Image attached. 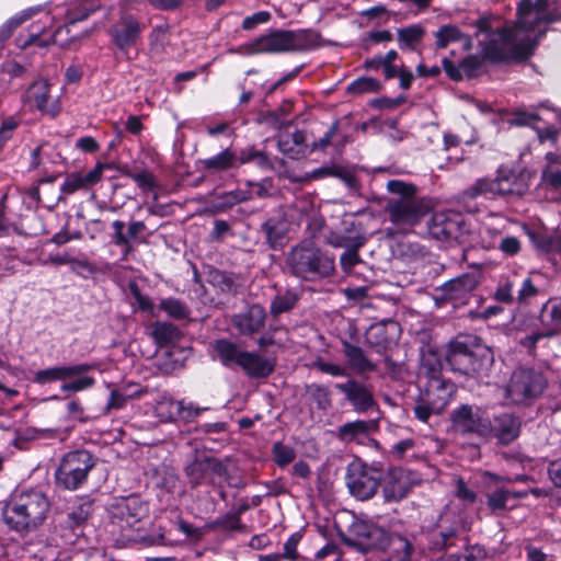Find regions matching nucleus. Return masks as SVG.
Segmentation results:
<instances>
[{"instance_id": "1", "label": "nucleus", "mask_w": 561, "mask_h": 561, "mask_svg": "<svg viewBox=\"0 0 561 561\" xmlns=\"http://www.w3.org/2000/svg\"><path fill=\"white\" fill-rule=\"evenodd\" d=\"M560 19L561 12L551 9L550 2H519L517 20L513 23H502L497 18L478 19L476 35L485 34V39L479 41L483 56L463 58L460 62L462 75L477 77L485 59L492 62L528 59L549 24Z\"/></svg>"}, {"instance_id": "2", "label": "nucleus", "mask_w": 561, "mask_h": 561, "mask_svg": "<svg viewBox=\"0 0 561 561\" xmlns=\"http://www.w3.org/2000/svg\"><path fill=\"white\" fill-rule=\"evenodd\" d=\"M107 515L111 525L118 528L117 540L123 545L140 548L167 545L161 528L146 529L145 525L149 522V506L139 496L130 495L115 500L107 507Z\"/></svg>"}, {"instance_id": "3", "label": "nucleus", "mask_w": 561, "mask_h": 561, "mask_svg": "<svg viewBox=\"0 0 561 561\" xmlns=\"http://www.w3.org/2000/svg\"><path fill=\"white\" fill-rule=\"evenodd\" d=\"M445 359L453 371L469 377H482L492 367L494 355L479 336L458 334L447 344Z\"/></svg>"}, {"instance_id": "4", "label": "nucleus", "mask_w": 561, "mask_h": 561, "mask_svg": "<svg viewBox=\"0 0 561 561\" xmlns=\"http://www.w3.org/2000/svg\"><path fill=\"white\" fill-rule=\"evenodd\" d=\"M386 187L393 197L387 201L385 211L399 230L405 231L416 226L430 213V202L417 196V187L414 184L390 180Z\"/></svg>"}, {"instance_id": "5", "label": "nucleus", "mask_w": 561, "mask_h": 561, "mask_svg": "<svg viewBox=\"0 0 561 561\" xmlns=\"http://www.w3.org/2000/svg\"><path fill=\"white\" fill-rule=\"evenodd\" d=\"M290 275L306 282L331 277L335 272L334 256L317 247L311 240H302L286 255Z\"/></svg>"}, {"instance_id": "6", "label": "nucleus", "mask_w": 561, "mask_h": 561, "mask_svg": "<svg viewBox=\"0 0 561 561\" xmlns=\"http://www.w3.org/2000/svg\"><path fill=\"white\" fill-rule=\"evenodd\" d=\"M50 503L38 491L22 493L2 510L4 523L18 533H30L38 528L47 517Z\"/></svg>"}, {"instance_id": "7", "label": "nucleus", "mask_w": 561, "mask_h": 561, "mask_svg": "<svg viewBox=\"0 0 561 561\" xmlns=\"http://www.w3.org/2000/svg\"><path fill=\"white\" fill-rule=\"evenodd\" d=\"M318 35L310 30H272L249 44L250 54H282L308 50L317 45Z\"/></svg>"}, {"instance_id": "8", "label": "nucleus", "mask_w": 561, "mask_h": 561, "mask_svg": "<svg viewBox=\"0 0 561 561\" xmlns=\"http://www.w3.org/2000/svg\"><path fill=\"white\" fill-rule=\"evenodd\" d=\"M548 388L545 374L531 367L516 368L506 387V397L516 405L529 407Z\"/></svg>"}, {"instance_id": "9", "label": "nucleus", "mask_w": 561, "mask_h": 561, "mask_svg": "<svg viewBox=\"0 0 561 561\" xmlns=\"http://www.w3.org/2000/svg\"><path fill=\"white\" fill-rule=\"evenodd\" d=\"M93 364L82 363L77 365L54 366L37 370L33 381L46 385L54 381H64L60 386L62 392H80L94 386L95 379L85 373L94 369Z\"/></svg>"}, {"instance_id": "10", "label": "nucleus", "mask_w": 561, "mask_h": 561, "mask_svg": "<svg viewBox=\"0 0 561 561\" xmlns=\"http://www.w3.org/2000/svg\"><path fill=\"white\" fill-rule=\"evenodd\" d=\"M95 463V457L85 449L67 453L55 472L56 484L65 490L79 489Z\"/></svg>"}, {"instance_id": "11", "label": "nucleus", "mask_w": 561, "mask_h": 561, "mask_svg": "<svg viewBox=\"0 0 561 561\" xmlns=\"http://www.w3.org/2000/svg\"><path fill=\"white\" fill-rule=\"evenodd\" d=\"M449 421L453 431L460 436L488 439V433L491 431L486 412L473 404L463 403L454 409Z\"/></svg>"}, {"instance_id": "12", "label": "nucleus", "mask_w": 561, "mask_h": 561, "mask_svg": "<svg viewBox=\"0 0 561 561\" xmlns=\"http://www.w3.org/2000/svg\"><path fill=\"white\" fill-rule=\"evenodd\" d=\"M389 531L374 523L366 520L354 522L348 535H342V542L360 552H381Z\"/></svg>"}, {"instance_id": "13", "label": "nucleus", "mask_w": 561, "mask_h": 561, "mask_svg": "<svg viewBox=\"0 0 561 561\" xmlns=\"http://www.w3.org/2000/svg\"><path fill=\"white\" fill-rule=\"evenodd\" d=\"M382 479L380 469L368 466L362 461H353L347 468V486L352 495L360 501L371 499Z\"/></svg>"}, {"instance_id": "14", "label": "nucleus", "mask_w": 561, "mask_h": 561, "mask_svg": "<svg viewBox=\"0 0 561 561\" xmlns=\"http://www.w3.org/2000/svg\"><path fill=\"white\" fill-rule=\"evenodd\" d=\"M430 234L439 241H455L461 243L466 240L470 230L459 213H435L428 222Z\"/></svg>"}, {"instance_id": "15", "label": "nucleus", "mask_w": 561, "mask_h": 561, "mask_svg": "<svg viewBox=\"0 0 561 561\" xmlns=\"http://www.w3.org/2000/svg\"><path fill=\"white\" fill-rule=\"evenodd\" d=\"M94 513L92 501H83L77 505L68 507L66 512L58 516L56 528L59 529L61 537L68 543H75L76 539L83 535L88 520Z\"/></svg>"}, {"instance_id": "16", "label": "nucleus", "mask_w": 561, "mask_h": 561, "mask_svg": "<svg viewBox=\"0 0 561 561\" xmlns=\"http://www.w3.org/2000/svg\"><path fill=\"white\" fill-rule=\"evenodd\" d=\"M146 24L135 14L122 10L118 20L110 27L108 34L118 50L127 53L141 39Z\"/></svg>"}, {"instance_id": "17", "label": "nucleus", "mask_w": 561, "mask_h": 561, "mask_svg": "<svg viewBox=\"0 0 561 561\" xmlns=\"http://www.w3.org/2000/svg\"><path fill=\"white\" fill-rule=\"evenodd\" d=\"M447 516L440 517L435 530L430 535L431 550L442 551L467 545V528L463 520L455 517L449 524Z\"/></svg>"}, {"instance_id": "18", "label": "nucleus", "mask_w": 561, "mask_h": 561, "mask_svg": "<svg viewBox=\"0 0 561 561\" xmlns=\"http://www.w3.org/2000/svg\"><path fill=\"white\" fill-rule=\"evenodd\" d=\"M478 285L477 273H465L436 287L433 297L438 306L446 301L463 302Z\"/></svg>"}, {"instance_id": "19", "label": "nucleus", "mask_w": 561, "mask_h": 561, "mask_svg": "<svg viewBox=\"0 0 561 561\" xmlns=\"http://www.w3.org/2000/svg\"><path fill=\"white\" fill-rule=\"evenodd\" d=\"M401 336L399 322L385 319L369 325L365 333L366 343L379 354H386L397 346Z\"/></svg>"}, {"instance_id": "20", "label": "nucleus", "mask_w": 561, "mask_h": 561, "mask_svg": "<svg viewBox=\"0 0 561 561\" xmlns=\"http://www.w3.org/2000/svg\"><path fill=\"white\" fill-rule=\"evenodd\" d=\"M488 439L494 437L501 445H510L522 432V419L511 412H502L489 417Z\"/></svg>"}, {"instance_id": "21", "label": "nucleus", "mask_w": 561, "mask_h": 561, "mask_svg": "<svg viewBox=\"0 0 561 561\" xmlns=\"http://www.w3.org/2000/svg\"><path fill=\"white\" fill-rule=\"evenodd\" d=\"M415 537L389 531L381 553L386 561H414Z\"/></svg>"}, {"instance_id": "22", "label": "nucleus", "mask_w": 561, "mask_h": 561, "mask_svg": "<svg viewBox=\"0 0 561 561\" xmlns=\"http://www.w3.org/2000/svg\"><path fill=\"white\" fill-rule=\"evenodd\" d=\"M266 321V311L259 305H250L243 311L236 313L231 318L232 327L238 331L240 335L252 336L260 332Z\"/></svg>"}, {"instance_id": "23", "label": "nucleus", "mask_w": 561, "mask_h": 561, "mask_svg": "<svg viewBox=\"0 0 561 561\" xmlns=\"http://www.w3.org/2000/svg\"><path fill=\"white\" fill-rule=\"evenodd\" d=\"M412 488L410 472L402 468H393L389 470L382 485L383 500L388 503L400 502L408 496Z\"/></svg>"}, {"instance_id": "24", "label": "nucleus", "mask_w": 561, "mask_h": 561, "mask_svg": "<svg viewBox=\"0 0 561 561\" xmlns=\"http://www.w3.org/2000/svg\"><path fill=\"white\" fill-rule=\"evenodd\" d=\"M335 388L344 393L345 399L352 404L354 411L358 413H365L377 405L371 390L355 379L336 383Z\"/></svg>"}, {"instance_id": "25", "label": "nucleus", "mask_w": 561, "mask_h": 561, "mask_svg": "<svg viewBox=\"0 0 561 561\" xmlns=\"http://www.w3.org/2000/svg\"><path fill=\"white\" fill-rule=\"evenodd\" d=\"M479 196L486 198H493L499 196L497 194V179H479L471 186L466 188L458 195V203L463 206L468 213H477L478 205L476 199Z\"/></svg>"}, {"instance_id": "26", "label": "nucleus", "mask_w": 561, "mask_h": 561, "mask_svg": "<svg viewBox=\"0 0 561 561\" xmlns=\"http://www.w3.org/2000/svg\"><path fill=\"white\" fill-rule=\"evenodd\" d=\"M276 366L274 358L265 357L257 352L244 351L241 357L239 368L250 379H265L271 376Z\"/></svg>"}, {"instance_id": "27", "label": "nucleus", "mask_w": 561, "mask_h": 561, "mask_svg": "<svg viewBox=\"0 0 561 561\" xmlns=\"http://www.w3.org/2000/svg\"><path fill=\"white\" fill-rule=\"evenodd\" d=\"M456 391V385L450 380L433 377L427 380L425 389L421 392V396L428 399L430 403H433L436 408L444 411Z\"/></svg>"}, {"instance_id": "28", "label": "nucleus", "mask_w": 561, "mask_h": 561, "mask_svg": "<svg viewBox=\"0 0 561 561\" xmlns=\"http://www.w3.org/2000/svg\"><path fill=\"white\" fill-rule=\"evenodd\" d=\"M110 168L111 163L98 162L94 168L85 174L78 172L70 173L66 176V180L61 185V192L70 195L79 190L88 188L101 180L104 169Z\"/></svg>"}, {"instance_id": "29", "label": "nucleus", "mask_w": 561, "mask_h": 561, "mask_svg": "<svg viewBox=\"0 0 561 561\" xmlns=\"http://www.w3.org/2000/svg\"><path fill=\"white\" fill-rule=\"evenodd\" d=\"M215 353L214 358L217 359L224 367L233 368L239 367L243 350L237 343L229 339L222 337L215 340L211 343Z\"/></svg>"}, {"instance_id": "30", "label": "nucleus", "mask_w": 561, "mask_h": 561, "mask_svg": "<svg viewBox=\"0 0 561 561\" xmlns=\"http://www.w3.org/2000/svg\"><path fill=\"white\" fill-rule=\"evenodd\" d=\"M163 409H168V414L160 412V415L165 417V420H174L175 416H180L182 420L190 422L197 417L203 411L208 410V408H199L192 402L173 401L167 400L162 401L158 404V410L162 411Z\"/></svg>"}, {"instance_id": "31", "label": "nucleus", "mask_w": 561, "mask_h": 561, "mask_svg": "<svg viewBox=\"0 0 561 561\" xmlns=\"http://www.w3.org/2000/svg\"><path fill=\"white\" fill-rule=\"evenodd\" d=\"M261 231L265 236L267 245L272 250H278L286 243L288 225L282 217H271L261 225Z\"/></svg>"}, {"instance_id": "32", "label": "nucleus", "mask_w": 561, "mask_h": 561, "mask_svg": "<svg viewBox=\"0 0 561 561\" xmlns=\"http://www.w3.org/2000/svg\"><path fill=\"white\" fill-rule=\"evenodd\" d=\"M539 321L548 330V335H561V299H549L540 309Z\"/></svg>"}, {"instance_id": "33", "label": "nucleus", "mask_w": 561, "mask_h": 561, "mask_svg": "<svg viewBox=\"0 0 561 561\" xmlns=\"http://www.w3.org/2000/svg\"><path fill=\"white\" fill-rule=\"evenodd\" d=\"M343 354L347 359V363L356 374H364L374 371L376 369L375 364L365 355L364 351L351 342L343 340Z\"/></svg>"}, {"instance_id": "34", "label": "nucleus", "mask_w": 561, "mask_h": 561, "mask_svg": "<svg viewBox=\"0 0 561 561\" xmlns=\"http://www.w3.org/2000/svg\"><path fill=\"white\" fill-rule=\"evenodd\" d=\"M497 179V194L499 196H522L527 190L528 185L522 175L516 174L513 171L507 173H501Z\"/></svg>"}, {"instance_id": "35", "label": "nucleus", "mask_w": 561, "mask_h": 561, "mask_svg": "<svg viewBox=\"0 0 561 561\" xmlns=\"http://www.w3.org/2000/svg\"><path fill=\"white\" fill-rule=\"evenodd\" d=\"M376 423L373 420H357L354 422H347L339 428L336 437L341 442L348 443L357 439L360 436L368 435L370 432L376 430Z\"/></svg>"}, {"instance_id": "36", "label": "nucleus", "mask_w": 561, "mask_h": 561, "mask_svg": "<svg viewBox=\"0 0 561 561\" xmlns=\"http://www.w3.org/2000/svg\"><path fill=\"white\" fill-rule=\"evenodd\" d=\"M203 170L209 172H222L229 169L238 168L237 153L230 148H226L218 154L201 161Z\"/></svg>"}, {"instance_id": "37", "label": "nucleus", "mask_w": 561, "mask_h": 561, "mask_svg": "<svg viewBox=\"0 0 561 561\" xmlns=\"http://www.w3.org/2000/svg\"><path fill=\"white\" fill-rule=\"evenodd\" d=\"M299 299L300 295L295 289L279 290L271 301L270 313L276 318L282 313L289 312L295 308Z\"/></svg>"}, {"instance_id": "38", "label": "nucleus", "mask_w": 561, "mask_h": 561, "mask_svg": "<svg viewBox=\"0 0 561 561\" xmlns=\"http://www.w3.org/2000/svg\"><path fill=\"white\" fill-rule=\"evenodd\" d=\"M305 394L316 404L320 411H328L332 408V393L327 386L319 383H309L304 387Z\"/></svg>"}, {"instance_id": "39", "label": "nucleus", "mask_w": 561, "mask_h": 561, "mask_svg": "<svg viewBox=\"0 0 561 561\" xmlns=\"http://www.w3.org/2000/svg\"><path fill=\"white\" fill-rule=\"evenodd\" d=\"M42 7L26 9L12 16L0 27V51L3 49L5 42L12 36L13 32L33 14L41 11Z\"/></svg>"}, {"instance_id": "40", "label": "nucleus", "mask_w": 561, "mask_h": 561, "mask_svg": "<svg viewBox=\"0 0 561 561\" xmlns=\"http://www.w3.org/2000/svg\"><path fill=\"white\" fill-rule=\"evenodd\" d=\"M26 101L33 104L37 110L47 111L49 99V84L46 80L34 82L26 91Z\"/></svg>"}, {"instance_id": "41", "label": "nucleus", "mask_w": 561, "mask_h": 561, "mask_svg": "<svg viewBox=\"0 0 561 561\" xmlns=\"http://www.w3.org/2000/svg\"><path fill=\"white\" fill-rule=\"evenodd\" d=\"M238 158V167L241 164H247L250 162H255V164L263 170H273L274 164L270 157L261 150H257L255 147H248L241 149L239 153H237Z\"/></svg>"}, {"instance_id": "42", "label": "nucleus", "mask_w": 561, "mask_h": 561, "mask_svg": "<svg viewBox=\"0 0 561 561\" xmlns=\"http://www.w3.org/2000/svg\"><path fill=\"white\" fill-rule=\"evenodd\" d=\"M152 337L159 346H165L180 339L181 332L170 322L157 321L152 324Z\"/></svg>"}, {"instance_id": "43", "label": "nucleus", "mask_w": 561, "mask_h": 561, "mask_svg": "<svg viewBox=\"0 0 561 561\" xmlns=\"http://www.w3.org/2000/svg\"><path fill=\"white\" fill-rule=\"evenodd\" d=\"M527 493L528 492H511L504 488H496L494 491L488 493L486 504L493 512L505 511L507 508L506 503L511 496L525 497Z\"/></svg>"}, {"instance_id": "44", "label": "nucleus", "mask_w": 561, "mask_h": 561, "mask_svg": "<svg viewBox=\"0 0 561 561\" xmlns=\"http://www.w3.org/2000/svg\"><path fill=\"white\" fill-rule=\"evenodd\" d=\"M158 309L165 312L174 320H185L190 317L191 310L186 304L174 297L161 299Z\"/></svg>"}, {"instance_id": "45", "label": "nucleus", "mask_w": 561, "mask_h": 561, "mask_svg": "<svg viewBox=\"0 0 561 561\" xmlns=\"http://www.w3.org/2000/svg\"><path fill=\"white\" fill-rule=\"evenodd\" d=\"M184 472L193 488L199 485L208 472L207 456H195L194 459L185 466Z\"/></svg>"}, {"instance_id": "46", "label": "nucleus", "mask_w": 561, "mask_h": 561, "mask_svg": "<svg viewBox=\"0 0 561 561\" xmlns=\"http://www.w3.org/2000/svg\"><path fill=\"white\" fill-rule=\"evenodd\" d=\"M424 33V28L419 24L399 28L397 35L400 47L411 50L415 49V45L421 42Z\"/></svg>"}, {"instance_id": "47", "label": "nucleus", "mask_w": 561, "mask_h": 561, "mask_svg": "<svg viewBox=\"0 0 561 561\" xmlns=\"http://www.w3.org/2000/svg\"><path fill=\"white\" fill-rule=\"evenodd\" d=\"M434 37L436 39L435 44L437 48H445L450 43H456L462 41L465 38V34L459 30L458 26L447 24L440 26L435 33Z\"/></svg>"}, {"instance_id": "48", "label": "nucleus", "mask_w": 561, "mask_h": 561, "mask_svg": "<svg viewBox=\"0 0 561 561\" xmlns=\"http://www.w3.org/2000/svg\"><path fill=\"white\" fill-rule=\"evenodd\" d=\"M366 242L367 239H359L354 244H352L351 249L345 250L341 254L340 265L344 273H351L355 265L362 263L358 251L366 244Z\"/></svg>"}, {"instance_id": "49", "label": "nucleus", "mask_w": 561, "mask_h": 561, "mask_svg": "<svg viewBox=\"0 0 561 561\" xmlns=\"http://www.w3.org/2000/svg\"><path fill=\"white\" fill-rule=\"evenodd\" d=\"M272 456L279 468H285L295 460L296 450L283 442H275L272 446Z\"/></svg>"}, {"instance_id": "50", "label": "nucleus", "mask_w": 561, "mask_h": 561, "mask_svg": "<svg viewBox=\"0 0 561 561\" xmlns=\"http://www.w3.org/2000/svg\"><path fill=\"white\" fill-rule=\"evenodd\" d=\"M359 239H367L362 233L348 234L336 231H330L325 236L327 244L333 248H344L345 250L351 249L352 244H354Z\"/></svg>"}, {"instance_id": "51", "label": "nucleus", "mask_w": 561, "mask_h": 561, "mask_svg": "<svg viewBox=\"0 0 561 561\" xmlns=\"http://www.w3.org/2000/svg\"><path fill=\"white\" fill-rule=\"evenodd\" d=\"M413 412L419 421L427 423L432 415H439L443 410L436 408V405L430 403L428 399L420 394L415 400Z\"/></svg>"}, {"instance_id": "52", "label": "nucleus", "mask_w": 561, "mask_h": 561, "mask_svg": "<svg viewBox=\"0 0 561 561\" xmlns=\"http://www.w3.org/2000/svg\"><path fill=\"white\" fill-rule=\"evenodd\" d=\"M381 88V83L370 77H362L354 80L348 87L347 92L353 94H363L369 92H377Z\"/></svg>"}, {"instance_id": "53", "label": "nucleus", "mask_w": 561, "mask_h": 561, "mask_svg": "<svg viewBox=\"0 0 561 561\" xmlns=\"http://www.w3.org/2000/svg\"><path fill=\"white\" fill-rule=\"evenodd\" d=\"M534 244L546 253H556L561 250V239L545 234L530 233Z\"/></svg>"}, {"instance_id": "54", "label": "nucleus", "mask_w": 561, "mask_h": 561, "mask_svg": "<svg viewBox=\"0 0 561 561\" xmlns=\"http://www.w3.org/2000/svg\"><path fill=\"white\" fill-rule=\"evenodd\" d=\"M210 282L214 286L218 287L222 293L232 294L237 291V284L231 276L226 272L214 271L210 273Z\"/></svg>"}, {"instance_id": "55", "label": "nucleus", "mask_w": 561, "mask_h": 561, "mask_svg": "<svg viewBox=\"0 0 561 561\" xmlns=\"http://www.w3.org/2000/svg\"><path fill=\"white\" fill-rule=\"evenodd\" d=\"M135 393H127L123 390L114 389L110 393L108 401L104 407V414H108L112 410H119L124 408L127 401L134 398Z\"/></svg>"}, {"instance_id": "56", "label": "nucleus", "mask_w": 561, "mask_h": 561, "mask_svg": "<svg viewBox=\"0 0 561 561\" xmlns=\"http://www.w3.org/2000/svg\"><path fill=\"white\" fill-rule=\"evenodd\" d=\"M114 229L113 241L115 245L124 249V255H128L133 250L134 245L131 243L133 240L126 239L125 233L123 232L125 224L122 220H115L112 224Z\"/></svg>"}, {"instance_id": "57", "label": "nucleus", "mask_w": 561, "mask_h": 561, "mask_svg": "<svg viewBox=\"0 0 561 561\" xmlns=\"http://www.w3.org/2000/svg\"><path fill=\"white\" fill-rule=\"evenodd\" d=\"M99 7L90 5L87 7L83 3L77 4L75 8H71L66 13V20L68 24H75L77 22L85 20L91 13L95 12Z\"/></svg>"}, {"instance_id": "58", "label": "nucleus", "mask_w": 561, "mask_h": 561, "mask_svg": "<svg viewBox=\"0 0 561 561\" xmlns=\"http://www.w3.org/2000/svg\"><path fill=\"white\" fill-rule=\"evenodd\" d=\"M123 174L137 183V185L144 190H152L156 187V180L151 172L144 170L138 173H133L129 170L123 171Z\"/></svg>"}, {"instance_id": "59", "label": "nucleus", "mask_w": 561, "mask_h": 561, "mask_svg": "<svg viewBox=\"0 0 561 561\" xmlns=\"http://www.w3.org/2000/svg\"><path fill=\"white\" fill-rule=\"evenodd\" d=\"M552 335H548V330L540 324V328L536 331H534L531 334H528L520 339L519 344L527 348L530 354H533L536 351L537 343L541 339H551Z\"/></svg>"}, {"instance_id": "60", "label": "nucleus", "mask_w": 561, "mask_h": 561, "mask_svg": "<svg viewBox=\"0 0 561 561\" xmlns=\"http://www.w3.org/2000/svg\"><path fill=\"white\" fill-rule=\"evenodd\" d=\"M219 199H220L219 208L225 210L227 208H231L232 206H234L239 203L248 201L249 194L247 192H243L240 190L231 191V192H226V193L221 194Z\"/></svg>"}, {"instance_id": "61", "label": "nucleus", "mask_w": 561, "mask_h": 561, "mask_svg": "<svg viewBox=\"0 0 561 561\" xmlns=\"http://www.w3.org/2000/svg\"><path fill=\"white\" fill-rule=\"evenodd\" d=\"M311 366L312 368H316L323 374H329L333 377L346 376L345 367L336 364L327 363L321 357H318L316 360H313Z\"/></svg>"}, {"instance_id": "62", "label": "nucleus", "mask_w": 561, "mask_h": 561, "mask_svg": "<svg viewBox=\"0 0 561 561\" xmlns=\"http://www.w3.org/2000/svg\"><path fill=\"white\" fill-rule=\"evenodd\" d=\"M339 127H340L339 121H334L331 124L328 131L324 134V136L321 137L319 140L312 142L310 150L311 151H317V150L324 151L332 144V139L337 134Z\"/></svg>"}, {"instance_id": "63", "label": "nucleus", "mask_w": 561, "mask_h": 561, "mask_svg": "<svg viewBox=\"0 0 561 561\" xmlns=\"http://www.w3.org/2000/svg\"><path fill=\"white\" fill-rule=\"evenodd\" d=\"M514 283L512 280L506 279L501 283L496 290L494 291V299L499 302L503 304H513L514 295H513Z\"/></svg>"}, {"instance_id": "64", "label": "nucleus", "mask_w": 561, "mask_h": 561, "mask_svg": "<svg viewBox=\"0 0 561 561\" xmlns=\"http://www.w3.org/2000/svg\"><path fill=\"white\" fill-rule=\"evenodd\" d=\"M217 525L221 530H240L242 524L239 517V513H228L224 516L217 517Z\"/></svg>"}]
</instances>
